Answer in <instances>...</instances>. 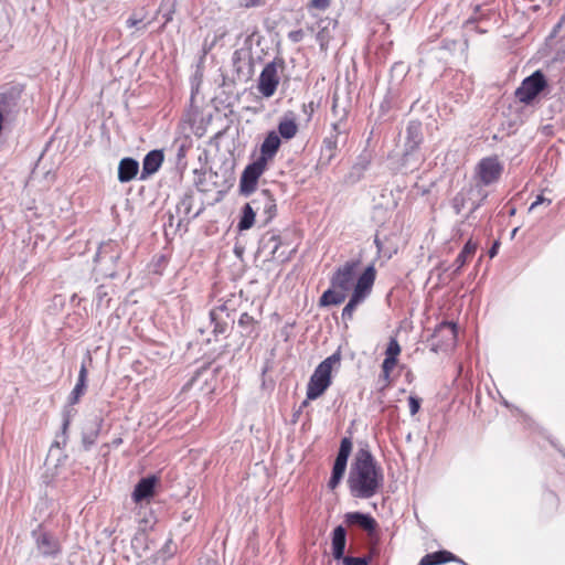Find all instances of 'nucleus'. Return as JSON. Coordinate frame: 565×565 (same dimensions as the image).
Wrapping results in <instances>:
<instances>
[{
    "label": "nucleus",
    "instance_id": "obj_18",
    "mask_svg": "<svg viewBox=\"0 0 565 565\" xmlns=\"http://www.w3.org/2000/svg\"><path fill=\"white\" fill-rule=\"evenodd\" d=\"M154 537H150L146 526H140V531L134 536L131 544L138 554L146 553L153 547Z\"/></svg>",
    "mask_w": 565,
    "mask_h": 565
},
{
    "label": "nucleus",
    "instance_id": "obj_50",
    "mask_svg": "<svg viewBox=\"0 0 565 565\" xmlns=\"http://www.w3.org/2000/svg\"><path fill=\"white\" fill-rule=\"evenodd\" d=\"M479 205H480V204H476V205H473L472 210H473V211H475V210H477V209L479 207Z\"/></svg>",
    "mask_w": 565,
    "mask_h": 565
},
{
    "label": "nucleus",
    "instance_id": "obj_2",
    "mask_svg": "<svg viewBox=\"0 0 565 565\" xmlns=\"http://www.w3.org/2000/svg\"><path fill=\"white\" fill-rule=\"evenodd\" d=\"M340 362V354L334 353L323 360L313 371L307 385V401L320 397L332 383L333 365Z\"/></svg>",
    "mask_w": 565,
    "mask_h": 565
},
{
    "label": "nucleus",
    "instance_id": "obj_26",
    "mask_svg": "<svg viewBox=\"0 0 565 565\" xmlns=\"http://www.w3.org/2000/svg\"><path fill=\"white\" fill-rule=\"evenodd\" d=\"M86 377H87V370H86V365L83 363L81 366V370H79L78 381L70 396L71 404L77 403L79 401L81 396L84 394L85 387H86Z\"/></svg>",
    "mask_w": 565,
    "mask_h": 565
},
{
    "label": "nucleus",
    "instance_id": "obj_37",
    "mask_svg": "<svg viewBox=\"0 0 565 565\" xmlns=\"http://www.w3.org/2000/svg\"><path fill=\"white\" fill-rule=\"evenodd\" d=\"M408 404H409L411 415H413V416L416 415L420 407L419 399L414 396H409Z\"/></svg>",
    "mask_w": 565,
    "mask_h": 565
},
{
    "label": "nucleus",
    "instance_id": "obj_24",
    "mask_svg": "<svg viewBox=\"0 0 565 565\" xmlns=\"http://www.w3.org/2000/svg\"><path fill=\"white\" fill-rule=\"evenodd\" d=\"M278 132L284 139H291L298 132V125L292 115H286L278 124Z\"/></svg>",
    "mask_w": 565,
    "mask_h": 565
},
{
    "label": "nucleus",
    "instance_id": "obj_39",
    "mask_svg": "<svg viewBox=\"0 0 565 565\" xmlns=\"http://www.w3.org/2000/svg\"><path fill=\"white\" fill-rule=\"evenodd\" d=\"M343 563L344 565H367L366 561L360 557H344Z\"/></svg>",
    "mask_w": 565,
    "mask_h": 565
},
{
    "label": "nucleus",
    "instance_id": "obj_47",
    "mask_svg": "<svg viewBox=\"0 0 565 565\" xmlns=\"http://www.w3.org/2000/svg\"><path fill=\"white\" fill-rule=\"evenodd\" d=\"M561 42H563V45L559 50H562V53L565 52V38H562Z\"/></svg>",
    "mask_w": 565,
    "mask_h": 565
},
{
    "label": "nucleus",
    "instance_id": "obj_11",
    "mask_svg": "<svg viewBox=\"0 0 565 565\" xmlns=\"http://www.w3.org/2000/svg\"><path fill=\"white\" fill-rule=\"evenodd\" d=\"M358 265V262H348L339 267L331 279L332 287L345 290L347 292L350 291Z\"/></svg>",
    "mask_w": 565,
    "mask_h": 565
},
{
    "label": "nucleus",
    "instance_id": "obj_14",
    "mask_svg": "<svg viewBox=\"0 0 565 565\" xmlns=\"http://www.w3.org/2000/svg\"><path fill=\"white\" fill-rule=\"evenodd\" d=\"M163 162V152L161 150H152L143 159L140 179L145 180L149 175L156 173Z\"/></svg>",
    "mask_w": 565,
    "mask_h": 565
},
{
    "label": "nucleus",
    "instance_id": "obj_3",
    "mask_svg": "<svg viewBox=\"0 0 565 565\" xmlns=\"http://www.w3.org/2000/svg\"><path fill=\"white\" fill-rule=\"evenodd\" d=\"M375 276L376 271L373 265L366 267L365 270L360 275L356 284L354 285L353 294L342 310L343 320H351L358 305L364 301L365 298L370 295L375 281Z\"/></svg>",
    "mask_w": 565,
    "mask_h": 565
},
{
    "label": "nucleus",
    "instance_id": "obj_8",
    "mask_svg": "<svg viewBox=\"0 0 565 565\" xmlns=\"http://www.w3.org/2000/svg\"><path fill=\"white\" fill-rule=\"evenodd\" d=\"M267 162L258 158L253 163L248 164L242 173L239 188L241 192L245 195L253 193L260 175L265 172Z\"/></svg>",
    "mask_w": 565,
    "mask_h": 565
},
{
    "label": "nucleus",
    "instance_id": "obj_41",
    "mask_svg": "<svg viewBox=\"0 0 565 565\" xmlns=\"http://www.w3.org/2000/svg\"><path fill=\"white\" fill-rule=\"evenodd\" d=\"M551 202L552 201L550 199H546L543 195H537L536 200L530 205L529 212L533 211L536 206H539L540 204H543V203H546L547 205H550Z\"/></svg>",
    "mask_w": 565,
    "mask_h": 565
},
{
    "label": "nucleus",
    "instance_id": "obj_1",
    "mask_svg": "<svg viewBox=\"0 0 565 565\" xmlns=\"http://www.w3.org/2000/svg\"><path fill=\"white\" fill-rule=\"evenodd\" d=\"M383 473L369 450L361 449L354 458L349 475L351 493L356 498L373 497L383 484Z\"/></svg>",
    "mask_w": 565,
    "mask_h": 565
},
{
    "label": "nucleus",
    "instance_id": "obj_30",
    "mask_svg": "<svg viewBox=\"0 0 565 565\" xmlns=\"http://www.w3.org/2000/svg\"><path fill=\"white\" fill-rule=\"evenodd\" d=\"M396 364H397L396 359H392V358L384 359V361L382 363V375H381V380L383 381V387L388 386L391 372L394 370Z\"/></svg>",
    "mask_w": 565,
    "mask_h": 565
},
{
    "label": "nucleus",
    "instance_id": "obj_42",
    "mask_svg": "<svg viewBox=\"0 0 565 565\" xmlns=\"http://www.w3.org/2000/svg\"><path fill=\"white\" fill-rule=\"evenodd\" d=\"M555 32H556V29L554 30V32L552 33V35L550 36L548 41H547V45L553 49V50H556V51H559L556 46L557 44V41H556V36H555ZM561 56V53L557 52V57Z\"/></svg>",
    "mask_w": 565,
    "mask_h": 565
},
{
    "label": "nucleus",
    "instance_id": "obj_49",
    "mask_svg": "<svg viewBox=\"0 0 565 565\" xmlns=\"http://www.w3.org/2000/svg\"><path fill=\"white\" fill-rule=\"evenodd\" d=\"M375 244H376L377 248L381 249V245H380V242L377 238L375 239Z\"/></svg>",
    "mask_w": 565,
    "mask_h": 565
},
{
    "label": "nucleus",
    "instance_id": "obj_12",
    "mask_svg": "<svg viewBox=\"0 0 565 565\" xmlns=\"http://www.w3.org/2000/svg\"><path fill=\"white\" fill-rule=\"evenodd\" d=\"M280 244L281 243L278 235L267 233L266 235L263 236L260 241L258 253L259 255L264 256L266 260H284L285 257H281V255H277Z\"/></svg>",
    "mask_w": 565,
    "mask_h": 565
},
{
    "label": "nucleus",
    "instance_id": "obj_45",
    "mask_svg": "<svg viewBox=\"0 0 565 565\" xmlns=\"http://www.w3.org/2000/svg\"><path fill=\"white\" fill-rule=\"evenodd\" d=\"M172 543L171 539H169L164 545L163 554L172 555L173 551L170 548V544Z\"/></svg>",
    "mask_w": 565,
    "mask_h": 565
},
{
    "label": "nucleus",
    "instance_id": "obj_44",
    "mask_svg": "<svg viewBox=\"0 0 565 565\" xmlns=\"http://www.w3.org/2000/svg\"><path fill=\"white\" fill-rule=\"evenodd\" d=\"M499 248V242H495L489 250V256L492 258L497 255Z\"/></svg>",
    "mask_w": 565,
    "mask_h": 565
},
{
    "label": "nucleus",
    "instance_id": "obj_31",
    "mask_svg": "<svg viewBox=\"0 0 565 565\" xmlns=\"http://www.w3.org/2000/svg\"><path fill=\"white\" fill-rule=\"evenodd\" d=\"M332 114L334 115L335 119H339L340 121H344L348 115L347 107L340 105L339 97L335 95L333 96L332 102Z\"/></svg>",
    "mask_w": 565,
    "mask_h": 565
},
{
    "label": "nucleus",
    "instance_id": "obj_19",
    "mask_svg": "<svg viewBox=\"0 0 565 565\" xmlns=\"http://www.w3.org/2000/svg\"><path fill=\"white\" fill-rule=\"evenodd\" d=\"M36 544L44 555H55L61 551L60 542L46 532L39 535Z\"/></svg>",
    "mask_w": 565,
    "mask_h": 565
},
{
    "label": "nucleus",
    "instance_id": "obj_9",
    "mask_svg": "<svg viewBox=\"0 0 565 565\" xmlns=\"http://www.w3.org/2000/svg\"><path fill=\"white\" fill-rule=\"evenodd\" d=\"M351 449L352 443L350 441V439L343 438L341 440L340 449L332 468V475L328 483L331 490L337 488L345 472L347 461L350 456Z\"/></svg>",
    "mask_w": 565,
    "mask_h": 565
},
{
    "label": "nucleus",
    "instance_id": "obj_48",
    "mask_svg": "<svg viewBox=\"0 0 565 565\" xmlns=\"http://www.w3.org/2000/svg\"><path fill=\"white\" fill-rule=\"evenodd\" d=\"M516 231H518V227L512 231V233H511L512 237H514V235H516Z\"/></svg>",
    "mask_w": 565,
    "mask_h": 565
},
{
    "label": "nucleus",
    "instance_id": "obj_36",
    "mask_svg": "<svg viewBox=\"0 0 565 565\" xmlns=\"http://www.w3.org/2000/svg\"><path fill=\"white\" fill-rule=\"evenodd\" d=\"M154 523L156 520L152 514H150L149 516H145L139 521L138 531H140V526H146L147 533H149V531L153 529Z\"/></svg>",
    "mask_w": 565,
    "mask_h": 565
},
{
    "label": "nucleus",
    "instance_id": "obj_5",
    "mask_svg": "<svg viewBox=\"0 0 565 565\" xmlns=\"http://www.w3.org/2000/svg\"><path fill=\"white\" fill-rule=\"evenodd\" d=\"M431 349L435 352H445L455 348L457 342L456 324L451 322L440 323L433 334Z\"/></svg>",
    "mask_w": 565,
    "mask_h": 565
},
{
    "label": "nucleus",
    "instance_id": "obj_20",
    "mask_svg": "<svg viewBox=\"0 0 565 565\" xmlns=\"http://www.w3.org/2000/svg\"><path fill=\"white\" fill-rule=\"evenodd\" d=\"M139 164L132 158H125L118 167V179L120 182L131 181L138 173Z\"/></svg>",
    "mask_w": 565,
    "mask_h": 565
},
{
    "label": "nucleus",
    "instance_id": "obj_17",
    "mask_svg": "<svg viewBox=\"0 0 565 565\" xmlns=\"http://www.w3.org/2000/svg\"><path fill=\"white\" fill-rule=\"evenodd\" d=\"M280 138L279 136L277 135L276 131H270L264 142L262 143V147H260V159H264L266 162L271 159L276 152L278 151L279 147H280Z\"/></svg>",
    "mask_w": 565,
    "mask_h": 565
},
{
    "label": "nucleus",
    "instance_id": "obj_43",
    "mask_svg": "<svg viewBox=\"0 0 565 565\" xmlns=\"http://www.w3.org/2000/svg\"><path fill=\"white\" fill-rule=\"evenodd\" d=\"M332 128L333 130L339 135L341 132H343V121H340L339 119H337L333 124H332Z\"/></svg>",
    "mask_w": 565,
    "mask_h": 565
},
{
    "label": "nucleus",
    "instance_id": "obj_25",
    "mask_svg": "<svg viewBox=\"0 0 565 565\" xmlns=\"http://www.w3.org/2000/svg\"><path fill=\"white\" fill-rule=\"evenodd\" d=\"M452 559H455V556L450 552L439 551L425 555L419 565H441Z\"/></svg>",
    "mask_w": 565,
    "mask_h": 565
},
{
    "label": "nucleus",
    "instance_id": "obj_13",
    "mask_svg": "<svg viewBox=\"0 0 565 565\" xmlns=\"http://www.w3.org/2000/svg\"><path fill=\"white\" fill-rule=\"evenodd\" d=\"M337 21H333L329 18L320 19L318 21V32L316 35L317 41L319 42L321 51H327L330 40L332 39V32L335 29Z\"/></svg>",
    "mask_w": 565,
    "mask_h": 565
},
{
    "label": "nucleus",
    "instance_id": "obj_27",
    "mask_svg": "<svg viewBox=\"0 0 565 565\" xmlns=\"http://www.w3.org/2000/svg\"><path fill=\"white\" fill-rule=\"evenodd\" d=\"M476 250L477 244L469 239L454 263V266L456 267L455 271L460 270L466 265L468 259L475 255Z\"/></svg>",
    "mask_w": 565,
    "mask_h": 565
},
{
    "label": "nucleus",
    "instance_id": "obj_33",
    "mask_svg": "<svg viewBox=\"0 0 565 565\" xmlns=\"http://www.w3.org/2000/svg\"><path fill=\"white\" fill-rule=\"evenodd\" d=\"M401 353V345L398 341L395 338H391L386 351H385V358H392L396 359Z\"/></svg>",
    "mask_w": 565,
    "mask_h": 565
},
{
    "label": "nucleus",
    "instance_id": "obj_29",
    "mask_svg": "<svg viewBox=\"0 0 565 565\" xmlns=\"http://www.w3.org/2000/svg\"><path fill=\"white\" fill-rule=\"evenodd\" d=\"M258 213L254 211L249 203H247L243 211V217L238 224L239 230H248L253 226L255 217Z\"/></svg>",
    "mask_w": 565,
    "mask_h": 565
},
{
    "label": "nucleus",
    "instance_id": "obj_16",
    "mask_svg": "<svg viewBox=\"0 0 565 565\" xmlns=\"http://www.w3.org/2000/svg\"><path fill=\"white\" fill-rule=\"evenodd\" d=\"M157 478L151 476L141 479L135 487L132 498L136 502L149 499L153 495Z\"/></svg>",
    "mask_w": 565,
    "mask_h": 565
},
{
    "label": "nucleus",
    "instance_id": "obj_51",
    "mask_svg": "<svg viewBox=\"0 0 565 565\" xmlns=\"http://www.w3.org/2000/svg\"><path fill=\"white\" fill-rule=\"evenodd\" d=\"M514 213H515V210H514V209H512V210H511V212H510V214H511V215H513Z\"/></svg>",
    "mask_w": 565,
    "mask_h": 565
},
{
    "label": "nucleus",
    "instance_id": "obj_34",
    "mask_svg": "<svg viewBox=\"0 0 565 565\" xmlns=\"http://www.w3.org/2000/svg\"><path fill=\"white\" fill-rule=\"evenodd\" d=\"M323 145L324 150L328 151V161H330L335 154L337 141L331 138H327L324 139Z\"/></svg>",
    "mask_w": 565,
    "mask_h": 565
},
{
    "label": "nucleus",
    "instance_id": "obj_46",
    "mask_svg": "<svg viewBox=\"0 0 565 565\" xmlns=\"http://www.w3.org/2000/svg\"><path fill=\"white\" fill-rule=\"evenodd\" d=\"M127 23H128L129 26H135L137 24V21L134 20V19H128Z\"/></svg>",
    "mask_w": 565,
    "mask_h": 565
},
{
    "label": "nucleus",
    "instance_id": "obj_38",
    "mask_svg": "<svg viewBox=\"0 0 565 565\" xmlns=\"http://www.w3.org/2000/svg\"><path fill=\"white\" fill-rule=\"evenodd\" d=\"M265 3V0H244L243 2L239 3V7L242 8H255V7H260Z\"/></svg>",
    "mask_w": 565,
    "mask_h": 565
},
{
    "label": "nucleus",
    "instance_id": "obj_28",
    "mask_svg": "<svg viewBox=\"0 0 565 565\" xmlns=\"http://www.w3.org/2000/svg\"><path fill=\"white\" fill-rule=\"evenodd\" d=\"M238 326L243 329L242 333L246 337H257L256 321L248 313L241 315Z\"/></svg>",
    "mask_w": 565,
    "mask_h": 565
},
{
    "label": "nucleus",
    "instance_id": "obj_15",
    "mask_svg": "<svg viewBox=\"0 0 565 565\" xmlns=\"http://www.w3.org/2000/svg\"><path fill=\"white\" fill-rule=\"evenodd\" d=\"M20 97L21 89L15 87L0 93V113L4 119L7 118V115H9L11 110L18 106Z\"/></svg>",
    "mask_w": 565,
    "mask_h": 565
},
{
    "label": "nucleus",
    "instance_id": "obj_40",
    "mask_svg": "<svg viewBox=\"0 0 565 565\" xmlns=\"http://www.w3.org/2000/svg\"><path fill=\"white\" fill-rule=\"evenodd\" d=\"M303 35H305V33L302 30H294V31L289 32L288 38L294 43H298L303 39Z\"/></svg>",
    "mask_w": 565,
    "mask_h": 565
},
{
    "label": "nucleus",
    "instance_id": "obj_22",
    "mask_svg": "<svg viewBox=\"0 0 565 565\" xmlns=\"http://www.w3.org/2000/svg\"><path fill=\"white\" fill-rule=\"evenodd\" d=\"M349 524H358L367 532H373L376 527V521L366 514L360 512H351L345 515Z\"/></svg>",
    "mask_w": 565,
    "mask_h": 565
},
{
    "label": "nucleus",
    "instance_id": "obj_21",
    "mask_svg": "<svg viewBox=\"0 0 565 565\" xmlns=\"http://www.w3.org/2000/svg\"><path fill=\"white\" fill-rule=\"evenodd\" d=\"M347 291L334 288L331 286L328 290H326L322 296L319 299V305L321 307L332 306V305H340L347 298Z\"/></svg>",
    "mask_w": 565,
    "mask_h": 565
},
{
    "label": "nucleus",
    "instance_id": "obj_6",
    "mask_svg": "<svg viewBox=\"0 0 565 565\" xmlns=\"http://www.w3.org/2000/svg\"><path fill=\"white\" fill-rule=\"evenodd\" d=\"M503 171V167L497 157H487L476 167V175L482 185L497 182Z\"/></svg>",
    "mask_w": 565,
    "mask_h": 565
},
{
    "label": "nucleus",
    "instance_id": "obj_35",
    "mask_svg": "<svg viewBox=\"0 0 565 565\" xmlns=\"http://www.w3.org/2000/svg\"><path fill=\"white\" fill-rule=\"evenodd\" d=\"M330 3L331 0H311L308 8L324 11L329 8Z\"/></svg>",
    "mask_w": 565,
    "mask_h": 565
},
{
    "label": "nucleus",
    "instance_id": "obj_7",
    "mask_svg": "<svg viewBox=\"0 0 565 565\" xmlns=\"http://www.w3.org/2000/svg\"><path fill=\"white\" fill-rule=\"evenodd\" d=\"M280 82L279 65L276 62H270L263 68L257 89L266 98L271 97Z\"/></svg>",
    "mask_w": 565,
    "mask_h": 565
},
{
    "label": "nucleus",
    "instance_id": "obj_32",
    "mask_svg": "<svg viewBox=\"0 0 565 565\" xmlns=\"http://www.w3.org/2000/svg\"><path fill=\"white\" fill-rule=\"evenodd\" d=\"M468 193L465 191H461L455 195L452 199V207L457 214L461 213V211L466 206Z\"/></svg>",
    "mask_w": 565,
    "mask_h": 565
},
{
    "label": "nucleus",
    "instance_id": "obj_10",
    "mask_svg": "<svg viewBox=\"0 0 565 565\" xmlns=\"http://www.w3.org/2000/svg\"><path fill=\"white\" fill-rule=\"evenodd\" d=\"M250 206L260 216L263 222L268 223L276 213V203L269 190H262L256 196L249 202Z\"/></svg>",
    "mask_w": 565,
    "mask_h": 565
},
{
    "label": "nucleus",
    "instance_id": "obj_4",
    "mask_svg": "<svg viewBox=\"0 0 565 565\" xmlns=\"http://www.w3.org/2000/svg\"><path fill=\"white\" fill-rule=\"evenodd\" d=\"M545 86L546 79L544 74L541 71H536L531 76L523 79L520 87L515 90V97L523 104H530L545 88Z\"/></svg>",
    "mask_w": 565,
    "mask_h": 565
},
{
    "label": "nucleus",
    "instance_id": "obj_23",
    "mask_svg": "<svg viewBox=\"0 0 565 565\" xmlns=\"http://www.w3.org/2000/svg\"><path fill=\"white\" fill-rule=\"evenodd\" d=\"M345 542V530L339 525L334 529L332 535V554L335 559L343 558Z\"/></svg>",
    "mask_w": 565,
    "mask_h": 565
}]
</instances>
